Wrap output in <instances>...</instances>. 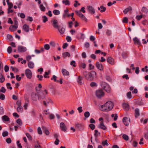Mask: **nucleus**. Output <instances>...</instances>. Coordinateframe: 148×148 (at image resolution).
I'll return each mask as SVG.
<instances>
[{"instance_id":"5fc2aeb1","label":"nucleus","mask_w":148,"mask_h":148,"mask_svg":"<svg viewBox=\"0 0 148 148\" xmlns=\"http://www.w3.org/2000/svg\"><path fill=\"white\" fill-rule=\"evenodd\" d=\"M100 8L101 9H102V10H100V12H104L106 10V8L105 7H104L103 5H101L100 6Z\"/></svg>"},{"instance_id":"c9c22d12","label":"nucleus","mask_w":148,"mask_h":148,"mask_svg":"<svg viewBox=\"0 0 148 148\" xmlns=\"http://www.w3.org/2000/svg\"><path fill=\"white\" fill-rule=\"evenodd\" d=\"M53 13L55 15H58L60 14V12L59 10H55L53 11Z\"/></svg>"},{"instance_id":"37998d69","label":"nucleus","mask_w":148,"mask_h":148,"mask_svg":"<svg viewBox=\"0 0 148 148\" xmlns=\"http://www.w3.org/2000/svg\"><path fill=\"white\" fill-rule=\"evenodd\" d=\"M86 65L85 63H81L79 65V67H82L83 69H85L86 67Z\"/></svg>"},{"instance_id":"20e7f679","label":"nucleus","mask_w":148,"mask_h":148,"mask_svg":"<svg viewBox=\"0 0 148 148\" xmlns=\"http://www.w3.org/2000/svg\"><path fill=\"white\" fill-rule=\"evenodd\" d=\"M51 22L54 28L57 29L59 27L58 21L56 19H53L51 20Z\"/></svg>"},{"instance_id":"c85d7f7f","label":"nucleus","mask_w":148,"mask_h":148,"mask_svg":"<svg viewBox=\"0 0 148 148\" xmlns=\"http://www.w3.org/2000/svg\"><path fill=\"white\" fill-rule=\"evenodd\" d=\"M28 66L29 68L33 69L34 66V64L32 62H29L28 64Z\"/></svg>"},{"instance_id":"f704fd0d","label":"nucleus","mask_w":148,"mask_h":148,"mask_svg":"<svg viewBox=\"0 0 148 148\" xmlns=\"http://www.w3.org/2000/svg\"><path fill=\"white\" fill-rule=\"evenodd\" d=\"M7 37L10 41H12L13 40V37L11 35L8 34L7 35Z\"/></svg>"},{"instance_id":"1a4fd4ad","label":"nucleus","mask_w":148,"mask_h":148,"mask_svg":"<svg viewBox=\"0 0 148 148\" xmlns=\"http://www.w3.org/2000/svg\"><path fill=\"white\" fill-rule=\"evenodd\" d=\"M32 99L34 101H36L38 99V95H37L36 93L32 92L31 94Z\"/></svg>"},{"instance_id":"72a5a7b5","label":"nucleus","mask_w":148,"mask_h":148,"mask_svg":"<svg viewBox=\"0 0 148 148\" xmlns=\"http://www.w3.org/2000/svg\"><path fill=\"white\" fill-rule=\"evenodd\" d=\"M40 10L43 12H45V11L46 8L43 6V5L42 4L40 6Z\"/></svg>"},{"instance_id":"58836bf2","label":"nucleus","mask_w":148,"mask_h":148,"mask_svg":"<svg viewBox=\"0 0 148 148\" xmlns=\"http://www.w3.org/2000/svg\"><path fill=\"white\" fill-rule=\"evenodd\" d=\"M142 11L143 12H144L145 13H146L148 11V10L146 7H143L142 8Z\"/></svg>"},{"instance_id":"393cba45","label":"nucleus","mask_w":148,"mask_h":148,"mask_svg":"<svg viewBox=\"0 0 148 148\" xmlns=\"http://www.w3.org/2000/svg\"><path fill=\"white\" fill-rule=\"evenodd\" d=\"M132 8L130 6H129V7L125 9L123 11V12L124 14H126L129 11L132 10Z\"/></svg>"},{"instance_id":"864d4df0","label":"nucleus","mask_w":148,"mask_h":148,"mask_svg":"<svg viewBox=\"0 0 148 148\" xmlns=\"http://www.w3.org/2000/svg\"><path fill=\"white\" fill-rule=\"evenodd\" d=\"M6 86L7 88L9 89L10 90L12 89V87L11 86V84L10 83H7Z\"/></svg>"},{"instance_id":"e2e57ef3","label":"nucleus","mask_w":148,"mask_h":148,"mask_svg":"<svg viewBox=\"0 0 148 148\" xmlns=\"http://www.w3.org/2000/svg\"><path fill=\"white\" fill-rule=\"evenodd\" d=\"M37 77L38 78V80L39 81H41L42 80L43 77L42 75H37Z\"/></svg>"},{"instance_id":"f3484780","label":"nucleus","mask_w":148,"mask_h":148,"mask_svg":"<svg viewBox=\"0 0 148 148\" xmlns=\"http://www.w3.org/2000/svg\"><path fill=\"white\" fill-rule=\"evenodd\" d=\"M83 79V78L80 76H78L77 79V82L79 84L81 85L83 84L82 80Z\"/></svg>"},{"instance_id":"0e129e2a","label":"nucleus","mask_w":148,"mask_h":148,"mask_svg":"<svg viewBox=\"0 0 148 148\" xmlns=\"http://www.w3.org/2000/svg\"><path fill=\"white\" fill-rule=\"evenodd\" d=\"M143 17V16L142 15H137L136 17V19L138 21L140 20Z\"/></svg>"},{"instance_id":"a211bd4d","label":"nucleus","mask_w":148,"mask_h":148,"mask_svg":"<svg viewBox=\"0 0 148 148\" xmlns=\"http://www.w3.org/2000/svg\"><path fill=\"white\" fill-rule=\"evenodd\" d=\"M62 72L63 75L64 76H68L69 75V72L65 69H62Z\"/></svg>"},{"instance_id":"5701e85b","label":"nucleus","mask_w":148,"mask_h":148,"mask_svg":"<svg viewBox=\"0 0 148 148\" xmlns=\"http://www.w3.org/2000/svg\"><path fill=\"white\" fill-rule=\"evenodd\" d=\"M135 116L136 118H137L139 116L140 114L139 112V110L138 108H136L135 110Z\"/></svg>"},{"instance_id":"412c9836","label":"nucleus","mask_w":148,"mask_h":148,"mask_svg":"<svg viewBox=\"0 0 148 148\" xmlns=\"http://www.w3.org/2000/svg\"><path fill=\"white\" fill-rule=\"evenodd\" d=\"M133 40L134 41L135 44H137L139 45H141V43L139 41V40L136 37H135L133 39Z\"/></svg>"},{"instance_id":"4468645a","label":"nucleus","mask_w":148,"mask_h":148,"mask_svg":"<svg viewBox=\"0 0 148 148\" xmlns=\"http://www.w3.org/2000/svg\"><path fill=\"white\" fill-rule=\"evenodd\" d=\"M38 100H41L45 99V95L43 92L40 93L38 94Z\"/></svg>"},{"instance_id":"0eeeda50","label":"nucleus","mask_w":148,"mask_h":148,"mask_svg":"<svg viewBox=\"0 0 148 148\" xmlns=\"http://www.w3.org/2000/svg\"><path fill=\"white\" fill-rule=\"evenodd\" d=\"M123 122L125 126H128L130 122V119L126 117H125L123 119Z\"/></svg>"},{"instance_id":"052dcab7","label":"nucleus","mask_w":148,"mask_h":148,"mask_svg":"<svg viewBox=\"0 0 148 148\" xmlns=\"http://www.w3.org/2000/svg\"><path fill=\"white\" fill-rule=\"evenodd\" d=\"M89 127L92 130H94L95 128V125L93 124H90L89 125Z\"/></svg>"},{"instance_id":"ddd939ff","label":"nucleus","mask_w":148,"mask_h":148,"mask_svg":"<svg viewBox=\"0 0 148 148\" xmlns=\"http://www.w3.org/2000/svg\"><path fill=\"white\" fill-rule=\"evenodd\" d=\"M98 128H101L104 130L107 129V127L104 125V123L103 121H101L98 125Z\"/></svg>"},{"instance_id":"49530a36","label":"nucleus","mask_w":148,"mask_h":148,"mask_svg":"<svg viewBox=\"0 0 148 148\" xmlns=\"http://www.w3.org/2000/svg\"><path fill=\"white\" fill-rule=\"evenodd\" d=\"M1 77L0 78V82L1 83H3L4 81L5 78L3 76V75L2 74H1Z\"/></svg>"},{"instance_id":"4be33fe9","label":"nucleus","mask_w":148,"mask_h":148,"mask_svg":"<svg viewBox=\"0 0 148 148\" xmlns=\"http://www.w3.org/2000/svg\"><path fill=\"white\" fill-rule=\"evenodd\" d=\"M18 25H13L12 26L11 25L9 28V29L12 32L14 31L18 27Z\"/></svg>"},{"instance_id":"b1692460","label":"nucleus","mask_w":148,"mask_h":148,"mask_svg":"<svg viewBox=\"0 0 148 148\" xmlns=\"http://www.w3.org/2000/svg\"><path fill=\"white\" fill-rule=\"evenodd\" d=\"M100 85L101 87L103 89L104 88H106V87L108 85V84L105 82H101Z\"/></svg>"},{"instance_id":"09e8293b","label":"nucleus","mask_w":148,"mask_h":148,"mask_svg":"<svg viewBox=\"0 0 148 148\" xmlns=\"http://www.w3.org/2000/svg\"><path fill=\"white\" fill-rule=\"evenodd\" d=\"M17 110L18 112H20L23 110V108L22 106H18L17 108Z\"/></svg>"},{"instance_id":"338daca9","label":"nucleus","mask_w":148,"mask_h":148,"mask_svg":"<svg viewBox=\"0 0 148 148\" xmlns=\"http://www.w3.org/2000/svg\"><path fill=\"white\" fill-rule=\"evenodd\" d=\"M26 135L27 138L29 140H32V137L30 134L28 133H26Z\"/></svg>"},{"instance_id":"473e14b6","label":"nucleus","mask_w":148,"mask_h":148,"mask_svg":"<svg viewBox=\"0 0 148 148\" xmlns=\"http://www.w3.org/2000/svg\"><path fill=\"white\" fill-rule=\"evenodd\" d=\"M62 2L66 5H69L70 4V1L69 0H63Z\"/></svg>"},{"instance_id":"f8f14e48","label":"nucleus","mask_w":148,"mask_h":148,"mask_svg":"<svg viewBox=\"0 0 148 148\" xmlns=\"http://www.w3.org/2000/svg\"><path fill=\"white\" fill-rule=\"evenodd\" d=\"M60 127L62 131L64 132H65L66 131L67 128L66 126L64 123L61 122L60 123Z\"/></svg>"},{"instance_id":"9d476101","label":"nucleus","mask_w":148,"mask_h":148,"mask_svg":"<svg viewBox=\"0 0 148 148\" xmlns=\"http://www.w3.org/2000/svg\"><path fill=\"white\" fill-rule=\"evenodd\" d=\"M96 67L100 71H103V67L102 64L99 62H96Z\"/></svg>"},{"instance_id":"e433bc0d","label":"nucleus","mask_w":148,"mask_h":148,"mask_svg":"<svg viewBox=\"0 0 148 148\" xmlns=\"http://www.w3.org/2000/svg\"><path fill=\"white\" fill-rule=\"evenodd\" d=\"M88 72L86 71H84L83 72V74L85 77L87 79V77H88Z\"/></svg>"},{"instance_id":"aec40b11","label":"nucleus","mask_w":148,"mask_h":148,"mask_svg":"<svg viewBox=\"0 0 148 148\" xmlns=\"http://www.w3.org/2000/svg\"><path fill=\"white\" fill-rule=\"evenodd\" d=\"M2 120L3 122H7L10 121V118L6 115L3 116L2 117Z\"/></svg>"},{"instance_id":"8fccbe9b","label":"nucleus","mask_w":148,"mask_h":148,"mask_svg":"<svg viewBox=\"0 0 148 148\" xmlns=\"http://www.w3.org/2000/svg\"><path fill=\"white\" fill-rule=\"evenodd\" d=\"M8 134V132L6 131H4L2 133V136L3 137L7 136Z\"/></svg>"},{"instance_id":"69168bd1","label":"nucleus","mask_w":148,"mask_h":148,"mask_svg":"<svg viewBox=\"0 0 148 148\" xmlns=\"http://www.w3.org/2000/svg\"><path fill=\"white\" fill-rule=\"evenodd\" d=\"M37 131L38 133L39 134H42V132L40 127H38L37 129Z\"/></svg>"},{"instance_id":"6e6d98bb","label":"nucleus","mask_w":148,"mask_h":148,"mask_svg":"<svg viewBox=\"0 0 148 148\" xmlns=\"http://www.w3.org/2000/svg\"><path fill=\"white\" fill-rule=\"evenodd\" d=\"M7 51L9 53H11L12 51V49L11 47L10 46L7 49Z\"/></svg>"},{"instance_id":"bb28decb","label":"nucleus","mask_w":148,"mask_h":148,"mask_svg":"<svg viewBox=\"0 0 148 148\" xmlns=\"http://www.w3.org/2000/svg\"><path fill=\"white\" fill-rule=\"evenodd\" d=\"M57 29L60 34H64L65 30V29L63 28H60L59 27Z\"/></svg>"},{"instance_id":"dca6fc26","label":"nucleus","mask_w":148,"mask_h":148,"mask_svg":"<svg viewBox=\"0 0 148 148\" xmlns=\"http://www.w3.org/2000/svg\"><path fill=\"white\" fill-rule=\"evenodd\" d=\"M23 29L26 32H28L29 29V26L26 24H25L23 25Z\"/></svg>"},{"instance_id":"423d86ee","label":"nucleus","mask_w":148,"mask_h":148,"mask_svg":"<svg viewBox=\"0 0 148 148\" xmlns=\"http://www.w3.org/2000/svg\"><path fill=\"white\" fill-rule=\"evenodd\" d=\"M75 128L79 130H83L84 127V125L82 123H76L75 124Z\"/></svg>"},{"instance_id":"2f4dec72","label":"nucleus","mask_w":148,"mask_h":148,"mask_svg":"<svg viewBox=\"0 0 148 148\" xmlns=\"http://www.w3.org/2000/svg\"><path fill=\"white\" fill-rule=\"evenodd\" d=\"M69 10L66 9L64 10V13L63 15V17L64 18H65L67 16L68 14L69 13Z\"/></svg>"},{"instance_id":"13d9d810","label":"nucleus","mask_w":148,"mask_h":148,"mask_svg":"<svg viewBox=\"0 0 148 148\" xmlns=\"http://www.w3.org/2000/svg\"><path fill=\"white\" fill-rule=\"evenodd\" d=\"M75 12L80 17L83 14L80 11H76Z\"/></svg>"},{"instance_id":"6ab92c4d","label":"nucleus","mask_w":148,"mask_h":148,"mask_svg":"<svg viewBox=\"0 0 148 148\" xmlns=\"http://www.w3.org/2000/svg\"><path fill=\"white\" fill-rule=\"evenodd\" d=\"M107 61L108 63L110 64H114V60L110 57H109L108 58L107 60Z\"/></svg>"},{"instance_id":"f257e3e1","label":"nucleus","mask_w":148,"mask_h":148,"mask_svg":"<svg viewBox=\"0 0 148 148\" xmlns=\"http://www.w3.org/2000/svg\"><path fill=\"white\" fill-rule=\"evenodd\" d=\"M114 106L113 103L110 101H107L103 105L101 106L99 108L103 111H108L111 110Z\"/></svg>"},{"instance_id":"de8ad7c7","label":"nucleus","mask_w":148,"mask_h":148,"mask_svg":"<svg viewBox=\"0 0 148 148\" xmlns=\"http://www.w3.org/2000/svg\"><path fill=\"white\" fill-rule=\"evenodd\" d=\"M90 115V113L88 111H87L85 112L84 114V116L86 118H88L89 117Z\"/></svg>"},{"instance_id":"bf43d9fd","label":"nucleus","mask_w":148,"mask_h":148,"mask_svg":"<svg viewBox=\"0 0 148 148\" xmlns=\"http://www.w3.org/2000/svg\"><path fill=\"white\" fill-rule=\"evenodd\" d=\"M32 57L31 56L29 55H28L26 56V59L27 61L29 62H30L29 60L31 59Z\"/></svg>"},{"instance_id":"7c9ffc66","label":"nucleus","mask_w":148,"mask_h":148,"mask_svg":"<svg viewBox=\"0 0 148 148\" xmlns=\"http://www.w3.org/2000/svg\"><path fill=\"white\" fill-rule=\"evenodd\" d=\"M95 134H94V136L96 137V139H97V138L98 136H100V133L98 132V130H95L94 131Z\"/></svg>"},{"instance_id":"ea45409f","label":"nucleus","mask_w":148,"mask_h":148,"mask_svg":"<svg viewBox=\"0 0 148 148\" xmlns=\"http://www.w3.org/2000/svg\"><path fill=\"white\" fill-rule=\"evenodd\" d=\"M136 104L139 106H141L143 105V103L141 100H138L136 102Z\"/></svg>"},{"instance_id":"39448f33","label":"nucleus","mask_w":148,"mask_h":148,"mask_svg":"<svg viewBox=\"0 0 148 148\" xmlns=\"http://www.w3.org/2000/svg\"><path fill=\"white\" fill-rule=\"evenodd\" d=\"M25 74L27 78L31 79L32 77V73L29 69H27L25 71Z\"/></svg>"},{"instance_id":"680f3d73","label":"nucleus","mask_w":148,"mask_h":148,"mask_svg":"<svg viewBox=\"0 0 148 148\" xmlns=\"http://www.w3.org/2000/svg\"><path fill=\"white\" fill-rule=\"evenodd\" d=\"M44 48L46 50H48L50 49V46L48 44H45L44 45Z\"/></svg>"},{"instance_id":"7ed1b4c3","label":"nucleus","mask_w":148,"mask_h":148,"mask_svg":"<svg viewBox=\"0 0 148 148\" xmlns=\"http://www.w3.org/2000/svg\"><path fill=\"white\" fill-rule=\"evenodd\" d=\"M104 93L101 89L97 90L96 91V96L98 98H101L104 96Z\"/></svg>"},{"instance_id":"c756f323","label":"nucleus","mask_w":148,"mask_h":148,"mask_svg":"<svg viewBox=\"0 0 148 148\" xmlns=\"http://www.w3.org/2000/svg\"><path fill=\"white\" fill-rule=\"evenodd\" d=\"M63 57L64 58H66L67 56L70 57V53L68 52H65L62 53Z\"/></svg>"},{"instance_id":"603ef678","label":"nucleus","mask_w":148,"mask_h":148,"mask_svg":"<svg viewBox=\"0 0 148 148\" xmlns=\"http://www.w3.org/2000/svg\"><path fill=\"white\" fill-rule=\"evenodd\" d=\"M91 86L93 87L94 86H97V84L95 82H92L90 84Z\"/></svg>"},{"instance_id":"774afa93","label":"nucleus","mask_w":148,"mask_h":148,"mask_svg":"<svg viewBox=\"0 0 148 148\" xmlns=\"http://www.w3.org/2000/svg\"><path fill=\"white\" fill-rule=\"evenodd\" d=\"M128 19L127 17H124L123 20V22L124 23H128Z\"/></svg>"},{"instance_id":"cd10ccee","label":"nucleus","mask_w":148,"mask_h":148,"mask_svg":"<svg viewBox=\"0 0 148 148\" xmlns=\"http://www.w3.org/2000/svg\"><path fill=\"white\" fill-rule=\"evenodd\" d=\"M103 89L108 93H110V92L111 88L109 85L106 86V88H104Z\"/></svg>"},{"instance_id":"79ce46f5","label":"nucleus","mask_w":148,"mask_h":148,"mask_svg":"<svg viewBox=\"0 0 148 148\" xmlns=\"http://www.w3.org/2000/svg\"><path fill=\"white\" fill-rule=\"evenodd\" d=\"M42 18L43 23H45L48 21V18L45 16H42Z\"/></svg>"},{"instance_id":"f03ea898","label":"nucleus","mask_w":148,"mask_h":148,"mask_svg":"<svg viewBox=\"0 0 148 148\" xmlns=\"http://www.w3.org/2000/svg\"><path fill=\"white\" fill-rule=\"evenodd\" d=\"M96 75V72L92 71L88 73V77H87V79L90 81H92L94 77Z\"/></svg>"},{"instance_id":"2eb2a0df","label":"nucleus","mask_w":148,"mask_h":148,"mask_svg":"<svg viewBox=\"0 0 148 148\" xmlns=\"http://www.w3.org/2000/svg\"><path fill=\"white\" fill-rule=\"evenodd\" d=\"M42 131L46 135H48L49 134V132L47 128V127L44 126L42 127Z\"/></svg>"},{"instance_id":"a18cd8bd","label":"nucleus","mask_w":148,"mask_h":148,"mask_svg":"<svg viewBox=\"0 0 148 148\" xmlns=\"http://www.w3.org/2000/svg\"><path fill=\"white\" fill-rule=\"evenodd\" d=\"M108 140H106L104 141H103L102 142V144L103 146L106 145L107 146L108 145V144L107 143Z\"/></svg>"},{"instance_id":"4d7b16f0","label":"nucleus","mask_w":148,"mask_h":148,"mask_svg":"<svg viewBox=\"0 0 148 148\" xmlns=\"http://www.w3.org/2000/svg\"><path fill=\"white\" fill-rule=\"evenodd\" d=\"M49 71L48 72H45V74L44 75V77L45 78H49V76H47V75H48L49 73Z\"/></svg>"},{"instance_id":"6e6552de","label":"nucleus","mask_w":148,"mask_h":148,"mask_svg":"<svg viewBox=\"0 0 148 148\" xmlns=\"http://www.w3.org/2000/svg\"><path fill=\"white\" fill-rule=\"evenodd\" d=\"M88 10L89 13L91 14H94L95 12V10L94 7L92 6L89 5L87 6Z\"/></svg>"},{"instance_id":"a19ab883","label":"nucleus","mask_w":148,"mask_h":148,"mask_svg":"<svg viewBox=\"0 0 148 148\" xmlns=\"http://www.w3.org/2000/svg\"><path fill=\"white\" fill-rule=\"evenodd\" d=\"M122 137L125 140H126V141L128 140L129 139L128 136L125 134H123L122 136Z\"/></svg>"},{"instance_id":"3c124183","label":"nucleus","mask_w":148,"mask_h":148,"mask_svg":"<svg viewBox=\"0 0 148 148\" xmlns=\"http://www.w3.org/2000/svg\"><path fill=\"white\" fill-rule=\"evenodd\" d=\"M5 99V96L2 93H1L0 95V99L1 100H3Z\"/></svg>"},{"instance_id":"4c0bfd02","label":"nucleus","mask_w":148,"mask_h":148,"mask_svg":"<svg viewBox=\"0 0 148 148\" xmlns=\"http://www.w3.org/2000/svg\"><path fill=\"white\" fill-rule=\"evenodd\" d=\"M16 122L19 125L21 126L22 125V122L20 119H18L16 120Z\"/></svg>"},{"instance_id":"c03bdc74","label":"nucleus","mask_w":148,"mask_h":148,"mask_svg":"<svg viewBox=\"0 0 148 148\" xmlns=\"http://www.w3.org/2000/svg\"><path fill=\"white\" fill-rule=\"evenodd\" d=\"M127 96L128 98L130 99L131 98L132 96L131 92L130 91L128 92L127 94Z\"/></svg>"},{"instance_id":"a878e982","label":"nucleus","mask_w":148,"mask_h":148,"mask_svg":"<svg viewBox=\"0 0 148 148\" xmlns=\"http://www.w3.org/2000/svg\"><path fill=\"white\" fill-rule=\"evenodd\" d=\"M123 107L125 110H128L129 109V105L126 103H124L123 104Z\"/></svg>"},{"instance_id":"9b49d317","label":"nucleus","mask_w":148,"mask_h":148,"mask_svg":"<svg viewBox=\"0 0 148 148\" xmlns=\"http://www.w3.org/2000/svg\"><path fill=\"white\" fill-rule=\"evenodd\" d=\"M18 50L20 52H24L26 51L27 49L25 47L19 46L18 47Z\"/></svg>"}]
</instances>
